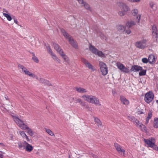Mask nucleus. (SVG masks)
<instances>
[{
    "label": "nucleus",
    "instance_id": "obj_45",
    "mask_svg": "<svg viewBox=\"0 0 158 158\" xmlns=\"http://www.w3.org/2000/svg\"><path fill=\"white\" fill-rule=\"evenodd\" d=\"M152 116V112L151 111H149L148 113V115L147 118H151Z\"/></svg>",
    "mask_w": 158,
    "mask_h": 158
},
{
    "label": "nucleus",
    "instance_id": "obj_42",
    "mask_svg": "<svg viewBox=\"0 0 158 158\" xmlns=\"http://www.w3.org/2000/svg\"><path fill=\"white\" fill-rule=\"evenodd\" d=\"M46 132L51 136H54V135L52 131L49 129H46Z\"/></svg>",
    "mask_w": 158,
    "mask_h": 158
},
{
    "label": "nucleus",
    "instance_id": "obj_4",
    "mask_svg": "<svg viewBox=\"0 0 158 158\" xmlns=\"http://www.w3.org/2000/svg\"><path fill=\"white\" fill-rule=\"evenodd\" d=\"M146 40H145L137 41L135 43V46L137 48L143 49L146 46Z\"/></svg>",
    "mask_w": 158,
    "mask_h": 158
},
{
    "label": "nucleus",
    "instance_id": "obj_59",
    "mask_svg": "<svg viewBox=\"0 0 158 158\" xmlns=\"http://www.w3.org/2000/svg\"><path fill=\"white\" fill-rule=\"evenodd\" d=\"M85 107H86V108H88V107H89L88 106H85Z\"/></svg>",
    "mask_w": 158,
    "mask_h": 158
},
{
    "label": "nucleus",
    "instance_id": "obj_36",
    "mask_svg": "<svg viewBox=\"0 0 158 158\" xmlns=\"http://www.w3.org/2000/svg\"><path fill=\"white\" fill-rule=\"evenodd\" d=\"M3 14L4 16L6 17L8 20L10 21L12 20V18L10 15L5 13H3Z\"/></svg>",
    "mask_w": 158,
    "mask_h": 158
},
{
    "label": "nucleus",
    "instance_id": "obj_3",
    "mask_svg": "<svg viewBox=\"0 0 158 158\" xmlns=\"http://www.w3.org/2000/svg\"><path fill=\"white\" fill-rule=\"evenodd\" d=\"M61 31L64 36L68 39L70 44L74 48L78 49V47L77 42H75L73 39L66 32L65 30L61 29Z\"/></svg>",
    "mask_w": 158,
    "mask_h": 158
},
{
    "label": "nucleus",
    "instance_id": "obj_41",
    "mask_svg": "<svg viewBox=\"0 0 158 158\" xmlns=\"http://www.w3.org/2000/svg\"><path fill=\"white\" fill-rule=\"evenodd\" d=\"M142 71L139 73V76H144L146 75V71L145 70H141Z\"/></svg>",
    "mask_w": 158,
    "mask_h": 158
},
{
    "label": "nucleus",
    "instance_id": "obj_5",
    "mask_svg": "<svg viewBox=\"0 0 158 158\" xmlns=\"http://www.w3.org/2000/svg\"><path fill=\"white\" fill-rule=\"evenodd\" d=\"M99 65L102 75H106L108 73V70L106 64L103 62L100 61L99 62Z\"/></svg>",
    "mask_w": 158,
    "mask_h": 158
},
{
    "label": "nucleus",
    "instance_id": "obj_56",
    "mask_svg": "<svg viewBox=\"0 0 158 158\" xmlns=\"http://www.w3.org/2000/svg\"><path fill=\"white\" fill-rule=\"evenodd\" d=\"M3 156L2 154V152H0V158H3Z\"/></svg>",
    "mask_w": 158,
    "mask_h": 158
},
{
    "label": "nucleus",
    "instance_id": "obj_60",
    "mask_svg": "<svg viewBox=\"0 0 158 158\" xmlns=\"http://www.w3.org/2000/svg\"><path fill=\"white\" fill-rule=\"evenodd\" d=\"M141 113V114H142V113H143V112H142Z\"/></svg>",
    "mask_w": 158,
    "mask_h": 158
},
{
    "label": "nucleus",
    "instance_id": "obj_40",
    "mask_svg": "<svg viewBox=\"0 0 158 158\" xmlns=\"http://www.w3.org/2000/svg\"><path fill=\"white\" fill-rule=\"evenodd\" d=\"M46 48L49 53L50 55H52L53 53L51 48L50 46L49 45L47 46H46Z\"/></svg>",
    "mask_w": 158,
    "mask_h": 158
},
{
    "label": "nucleus",
    "instance_id": "obj_9",
    "mask_svg": "<svg viewBox=\"0 0 158 158\" xmlns=\"http://www.w3.org/2000/svg\"><path fill=\"white\" fill-rule=\"evenodd\" d=\"M131 13L134 16H136V22L137 23H139L140 22L141 15H138V11L136 9H134L131 10Z\"/></svg>",
    "mask_w": 158,
    "mask_h": 158
},
{
    "label": "nucleus",
    "instance_id": "obj_57",
    "mask_svg": "<svg viewBox=\"0 0 158 158\" xmlns=\"http://www.w3.org/2000/svg\"><path fill=\"white\" fill-rule=\"evenodd\" d=\"M156 39V42L158 43V36L157 37H155Z\"/></svg>",
    "mask_w": 158,
    "mask_h": 158
},
{
    "label": "nucleus",
    "instance_id": "obj_20",
    "mask_svg": "<svg viewBox=\"0 0 158 158\" xmlns=\"http://www.w3.org/2000/svg\"><path fill=\"white\" fill-rule=\"evenodd\" d=\"M25 143H26V144L25 149L28 152H31L33 149L32 146L27 142Z\"/></svg>",
    "mask_w": 158,
    "mask_h": 158
},
{
    "label": "nucleus",
    "instance_id": "obj_27",
    "mask_svg": "<svg viewBox=\"0 0 158 158\" xmlns=\"http://www.w3.org/2000/svg\"><path fill=\"white\" fill-rule=\"evenodd\" d=\"M60 55L62 56L64 60L65 61L67 62V63L69 62V59L68 56L64 54L63 52H61V53L60 54Z\"/></svg>",
    "mask_w": 158,
    "mask_h": 158
},
{
    "label": "nucleus",
    "instance_id": "obj_35",
    "mask_svg": "<svg viewBox=\"0 0 158 158\" xmlns=\"http://www.w3.org/2000/svg\"><path fill=\"white\" fill-rule=\"evenodd\" d=\"M32 59L36 63H38L39 60L37 57L35 56V53L34 52H32Z\"/></svg>",
    "mask_w": 158,
    "mask_h": 158
},
{
    "label": "nucleus",
    "instance_id": "obj_17",
    "mask_svg": "<svg viewBox=\"0 0 158 158\" xmlns=\"http://www.w3.org/2000/svg\"><path fill=\"white\" fill-rule=\"evenodd\" d=\"M53 46L54 49L56 50L60 54L61 53V52H63V51L62 49L61 48L59 45L55 43L53 44Z\"/></svg>",
    "mask_w": 158,
    "mask_h": 158
},
{
    "label": "nucleus",
    "instance_id": "obj_8",
    "mask_svg": "<svg viewBox=\"0 0 158 158\" xmlns=\"http://www.w3.org/2000/svg\"><path fill=\"white\" fill-rule=\"evenodd\" d=\"M116 64L118 68L123 72L128 73L129 72L128 69L121 63L118 62L116 63Z\"/></svg>",
    "mask_w": 158,
    "mask_h": 158
},
{
    "label": "nucleus",
    "instance_id": "obj_29",
    "mask_svg": "<svg viewBox=\"0 0 158 158\" xmlns=\"http://www.w3.org/2000/svg\"><path fill=\"white\" fill-rule=\"evenodd\" d=\"M149 5L153 10H156V5L153 2H150Z\"/></svg>",
    "mask_w": 158,
    "mask_h": 158
},
{
    "label": "nucleus",
    "instance_id": "obj_2",
    "mask_svg": "<svg viewBox=\"0 0 158 158\" xmlns=\"http://www.w3.org/2000/svg\"><path fill=\"white\" fill-rule=\"evenodd\" d=\"M118 5L121 10L118 13V15L121 16H124L127 12L130 10L129 6L125 3L119 2L118 3Z\"/></svg>",
    "mask_w": 158,
    "mask_h": 158
},
{
    "label": "nucleus",
    "instance_id": "obj_43",
    "mask_svg": "<svg viewBox=\"0 0 158 158\" xmlns=\"http://www.w3.org/2000/svg\"><path fill=\"white\" fill-rule=\"evenodd\" d=\"M24 73L25 74L28 75L30 77L31 76V75H32V73L30 72L27 70V71H25V72Z\"/></svg>",
    "mask_w": 158,
    "mask_h": 158
},
{
    "label": "nucleus",
    "instance_id": "obj_53",
    "mask_svg": "<svg viewBox=\"0 0 158 158\" xmlns=\"http://www.w3.org/2000/svg\"><path fill=\"white\" fill-rule=\"evenodd\" d=\"M31 77H33V78H35L37 79H38V78L35 75L33 74V73H32V75H31Z\"/></svg>",
    "mask_w": 158,
    "mask_h": 158
},
{
    "label": "nucleus",
    "instance_id": "obj_38",
    "mask_svg": "<svg viewBox=\"0 0 158 158\" xmlns=\"http://www.w3.org/2000/svg\"><path fill=\"white\" fill-rule=\"evenodd\" d=\"M94 121L97 123L98 124V127L101 126L102 125V123L100 121V120L98 119V118H95L94 119Z\"/></svg>",
    "mask_w": 158,
    "mask_h": 158
},
{
    "label": "nucleus",
    "instance_id": "obj_25",
    "mask_svg": "<svg viewBox=\"0 0 158 158\" xmlns=\"http://www.w3.org/2000/svg\"><path fill=\"white\" fill-rule=\"evenodd\" d=\"M76 90L80 93H85L87 92V90L81 87H77L76 88Z\"/></svg>",
    "mask_w": 158,
    "mask_h": 158
},
{
    "label": "nucleus",
    "instance_id": "obj_31",
    "mask_svg": "<svg viewBox=\"0 0 158 158\" xmlns=\"http://www.w3.org/2000/svg\"><path fill=\"white\" fill-rule=\"evenodd\" d=\"M153 127L156 128H158V118H154Z\"/></svg>",
    "mask_w": 158,
    "mask_h": 158
},
{
    "label": "nucleus",
    "instance_id": "obj_28",
    "mask_svg": "<svg viewBox=\"0 0 158 158\" xmlns=\"http://www.w3.org/2000/svg\"><path fill=\"white\" fill-rule=\"evenodd\" d=\"M126 28V27H125L122 25H119L117 26L118 30L121 32H124Z\"/></svg>",
    "mask_w": 158,
    "mask_h": 158
},
{
    "label": "nucleus",
    "instance_id": "obj_47",
    "mask_svg": "<svg viewBox=\"0 0 158 158\" xmlns=\"http://www.w3.org/2000/svg\"><path fill=\"white\" fill-rule=\"evenodd\" d=\"M125 31V33L127 34H130L131 32L130 29L126 30V29H125V31Z\"/></svg>",
    "mask_w": 158,
    "mask_h": 158
},
{
    "label": "nucleus",
    "instance_id": "obj_58",
    "mask_svg": "<svg viewBox=\"0 0 158 158\" xmlns=\"http://www.w3.org/2000/svg\"><path fill=\"white\" fill-rule=\"evenodd\" d=\"M128 1H129V2H132V0H127Z\"/></svg>",
    "mask_w": 158,
    "mask_h": 158
},
{
    "label": "nucleus",
    "instance_id": "obj_48",
    "mask_svg": "<svg viewBox=\"0 0 158 158\" xmlns=\"http://www.w3.org/2000/svg\"><path fill=\"white\" fill-rule=\"evenodd\" d=\"M141 0H132L131 2L138 3L140 2Z\"/></svg>",
    "mask_w": 158,
    "mask_h": 158
},
{
    "label": "nucleus",
    "instance_id": "obj_44",
    "mask_svg": "<svg viewBox=\"0 0 158 158\" xmlns=\"http://www.w3.org/2000/svg\"><path fill=\"white\" fill-rule=\"evenodd\" d=\"M142 61L144 63H147L148 62V59L146 58H143Z\"/></svg>",
    "mask_w": 158,
    "mask_h": 158
},
{
    "label": "nucleus",
    "instance_id": "obj_30",
    "mask_svg": "<svg viewBox=\"0 0 158 158\" xmlns=\"http://www.w3.org/2000/svg\"><path fill=\"white\" fill-rule=\"evenodd\" d=\"M91 95H84L82 97V98H83L85 101H87L89 102L90 100L89 98H90Z\"/></svg>",
    "mask_w": 158,
    "mask_h": 158
},
{
    "label": "nucleus",
    "instance_id": "obj_16",
    "mask_svg": "<svg viewBox=\"0 0 158 158\" xmlns=\"http://www.w3.org/2000/svg\"><path fill=\"white\" fill-rule=\"evenodd\" d=\"M73 100H74L76 102L75 103H77L78 102L80 103V105L82 106H85V103L82 101L81 99L80 98H72L71 99V102H73Z\"/></svg>",
    "mask_w": 158,
    "mask_h": 158
},
{
    "label": "nucleus",
    "instance_id": "obj_10",
    "mask_svg": "<svg viewBox=\"0 0 158 158\" xmlns=\"http://www.w3.org/2000/svg\"><path fill=\"white\" fill-rule=\"evenodd\" d=\"M134 124L142 131L143 132L146 131V127L142 123L139 121L138 120L134 123Z\"/></svg>",
    "mask_w": 158,
    "mask_h": 158
},
{
    "label": "nucleus",
    "instance_id": "obj_19",
    "mask_svg": "<svg viewBox=\"0 0 158 158\" xmlns=\"http://www.w3.org/2000/svg\"><path fill=\"white\" fill-rule=\"evenodd\" d=\"M19 133L20 135L22 136L23 139H26L27 141L29 142H30V139H29L28 136L26 135L24 131H19Z\"/></svg>",
    "mask_w": 158,
    "mask_h": 158
},
{
    "label": "nucleus",
    "instance_id": "obj_13",
    "mask_svg": "<svg viewBox=\"0 0 158 158\" xmlns=\"http://www.w3.org/2000/svg\"><path fill=\"white\" fill-rule=\"evenodd\" d=\"M114 146L116 150L118 152L121 153V155H124L125 151L123 149H122L121 147L117 143H115L114 144Z\"/></svg>",
    "mask_w": 158,
    "mask_h": 158
},
{
    "label": "nucleus",
    "instance_id": "obj_54",
    "mask_svg": "<svg viewBox=\"0 0 158 158\" xmlns=\"http://www.w3.org/2000/svg\"><path fill=\"white\" fill-rule=\"evenodd\" d=\"M0 145L2 147H4L5 146V144L3 143H0Z\"/></svg>",
    "mask_w": 158,
    "mask_h": 158
},
{
    "label": "nucleus",
    "instance_id": "obj_61",
    "mask_svg": "<svg viewBox=\"0 0 158 158\" xmlns=\"http://www.w3.org/2000/svg\"><path fill=\"white\" fill-rule=\"evenodd\" d=\"M69 158H70V157H69Z\"/></svg>",
    "mask_w": 158,
    "mask_h": 158
},
{
    "label": "nucleus",
    "instance_id": "obj_14",
    "mask_svg": "<svg viewBox=\"0 0 158 158\" xmlns=\"http://www.w3.org/2000/svg\"><path fill=\"white\" fill-rule=\"evenodd\" d=\"M156 59V57L152 54L149 56L148 57V62L151 64H152L153 63H155Z\"/></svg>",
    "mask_w": 158,
    "mask_h": 158
},
{
    "label": "nucleus",
    "instance_id": "obj_22",
    "mask_svg": "<svg viewBox=\"0 0 158 158\" xmlns=\"http://www.w3.org/2000/svg\"><path fill=\"white\" fill-rule=\"evenodd\" d=\"M27 142L25 141H20L18 143V148L20 149H22L23 148V149H25V147L26 146V143Z\"/></svg>",
    "mask_w": 158,
    "mask_h": 158
},
{
    "label": "nucleus",
    "instance_id": "obj_46",
    "mask_svg": "<svg viewBox=\"0 0 158 158\" xmlns=\"http://www.w3.org/2000/svg\"><path fill=\"white\" fill-rule=\"evenodd\" d=\"M152 148L155 150L157 151L158 150V147L156 145L155 143L154 144V145H153L152 147Z\"/></svg>",
    "mask_w": 158,
    "mask_h": 158
},
{
    "label": "nucleus",
    "instance_id": "obj_37",
    "mask_svg": "<svg viewBox=\"0 0 158 158\" xmlns=\"http://www.w3.org/2000/svg\"><path fill=\"white\" fill-rule=\"evenodd\" d=\"M52 56V57L53 59L55 61H57L58 62H60V60L58 58V57L55 55L53 53L52 55H51Z\"/></svg>",
    "mask_w": 158,
    "mask_h": 158
},
{
    "label": "nucleus",
    "instance_id": "obj_18",
    "mask_svg": "<svg viewBox=\"0 0 158 158\" xmlns=\"http://www.w3.org/2000/svg\"><path fill=\"white\" fill-rule=\"evenodd\" d=\"M131 70L133 71L138 72L139 70H142V67L138 65H135L133 66L131 68Z\"/></svg>",
    "mask_w": 158,
    "mask_h": 158
},
{
    "label": "nucleus",
    "instance_id": "obj_50",
    "mask_svg": "<svg viewBox=\"0 0 158 158\" xmlns=\"http://www.w3.org/2000/svg\"><path fill=\"white\" fill-rule=\"evenodd\" d=\"M14 22L18 25H19L20 27H22L20 25H19V24H18V21L16 19H14Z\"/></svg>",
    "mask_w": 158,
    "mask_h": 158
},
{
    "label": "nucleus",
    "instance_id": "obj_24",
    "mask_svg": "<svg viewBox=\"0 0 158 158\" xmlns=\"http://www.w3.org/2000/svg\"><path fill=\"white\" fill-rule=\"evenodd\" d=\"M89 49V50L95 55H96L97 52H98V50L95 48L94 46L92 45L91 44L90 45Z\"/></svg>",
    "mask_w": 158,
    "mask_h": 158
},
{
    "label": "nucleus",
    "instance_id": "obj_62",
    "mask_svg": "<svg viewBox=\"0 0 158 158\" xmlns=\"http://www.w3.org/2000/svg\"><path fill=\"white\" fill-rule=\"evenodd\" d=\"M157 151H158V150H157Z\"/></svg>",
    "mask_w": 158,
    "mask_h": 158
},
{
    "label": "nucleus",
    "instance_id": "obj_51",
    "mask_svg": "<svg viewBox=\"0 0 158 158\" xmlns=\"http://www.w3.org/2000/svg\"><path fill=\"white\" fill-rule=\"evenodd\" d=\"M91 156L93 158H98V156H97L96 155L93 154H90Z\"/></svg>",
    "mask_w": 158,
    "mask_h": 158
},
{
    "label": "nucleus",
    "instance_id": "obj_21",
    "mask_svg": "<svg viewBox=\"0 0 158 158\" xmlns=\"http://www.w3.org/2000/svg\"><path fill=\"white\" fill-rule=\"evenodd\" d=\"M135 24L136 23L135 21L132 20L129 21L127 22L126 25V27H127L128 28H130L134 25H135Z\"/></svg>",
    "mask_w": 158,
    "mask_h": 158
},
{
    "label": "nucleus",
    "instance_id": "obj_12",
    "mask_svg": "<svg viewBox=\"0 0 158 158\" xmlns=\"http://www.w3.org/2000/svg\"><path fill=\"white\" fill-rule=\"evenodd\" d=\"M81 60L89 69H91L93 71H94L95 70V68L93 67L92 65L90 64L89 63L86 59L83 58H82Z\"/></svg>",
    "mask_w": 158,
    "mask_h": 158
},
{
    "label": "nucleus",
    "instance_id": "obj_6",
    "mask_svg": "<svg viewBox=\"0 0 158 158\" xmlns=\"http://www.w3.org/2000/svg\"><path fill=\"white\" fill-rule=\"evenodd\" d=\"M154 96V94L153 93L149 92L145 94L144 100L147 103H149L152 100Z\"/></svg>",
    "mask_w": 158,
    "mask_h": 158
},
{
    "label": "nucleus",
    "instance_id": "obj_33",
    "mask_svg": "<svg viewBox=\"0 0 158 158\" xmlns=\"http://www.w3.org/2000/svg\"><path fill=\"white\" fill-rule=\"evenodd\" d=\"M84 6L85 8L88 10L90 11L91 12L92 10L91 9L90 7V6L89 4H88V3H87L86 2L84 3V4L83 5Z\"/></svg>",
    "mask_w": 158,
    "mask_h": 158
},
{
    "label": "nucleus",
    "instance_id": "obj_52",
    "mask_svg": "<svg viewBox=\"0 0 158 158\" xmlns=\"http://www.w3.org/2000/svg\"><path fill=\"white\" fill-rule=\"evenodd\" d=\"M149 118H146V121H145V124H147L148 123V122H149Z\"/></svg>",
    "mask_w": 158,
    "mask_h": 158
},
{
    "label": "nucleus",
    "instance_id": "obj_26",
    "mask_svg": "<svg viewBox=\"0 0 158 158\" xmlns=\"http://www.w3.org/2000/svg\"><path fill=\"white\" fill-rule=\"evenodd\" d=\"M39 81L40 83H44L45 84H46L47 85L49 86L52 85L48 81L46 80L44 78H40V79L39 80Z\"/></svg>",
    "mask_w": 158,
    "mask_h": 158
},
{
    "label": "nucleus",
    "instance_id": "obj_23",
    "mask_svg": "<svg viewBox=\"0 0 158 158\" xmlns=\"http://www.w3.org/2000/svg\"><path fill=\"white\" fill-rule=\"evenodd\" d=\"M120 100L121 102L125 105H127L129 104V101L124 97L121 96L120 97Z\"/></svg>",
    "mask_w": 158,
    "mask_h": 158
},
{
    "label": "nucleus",
    "instance_id": "obj_15",
    "mask_svg": "<svg viewBox=\"0 0 158 158\" xmlns=\"http://www.w3.org/2000/svg\"><path fill=\"white\" fill-rule=\"evenodd\" d=\"M152 35L154 37H157L158 36V33H157V30L155 25H153L152 27Z\"/></svg>",
    "mask_w": 158,
    "mask_h": 158
},
{
    "label": "nucleus",
    "instance_id": "obj_1",
    "mask_svg": "<svg viewBox=\"0 0 158 158\" xmlns=\"http://www.w3.org/2000/svg\"><path fill=\"white\" fill-rule=\"evenodd\" d=\"M13 118L15 122L21 129L23 130H27V131L26 132L28 134L31 136L33 135L34 132L32 130L25 124L23 121L20 119L18 117L15 116H13Z\"/></svg>",
    "mask_w": 158,
    "mask_h": 158
},
{
    "label": "nucleus",
    "instance_id": "obj_34",
    "mask_svg": "<svg viewBox=\"0 0 158 158\" xmlns=\"http://www.w3.org/2000/svg\"><path fill=\"white\" fill-rule=\"evenodd\" d=\"M96 55H98L100 57H105V56L104 54L102 51H99L98 50Z\"/></svg>",
    "mask_w": 158,
    "mask_h": 158
},
{
    "label": "nucleus",
    "instance_id": "obj_49",
    "mask_svg": "<svg viewBox=\"0 0 158 158\" xmlns=\"http://www.w3.org/2000/svg\"><path fill=\"white\" fill-rule=\"evenodd\" d=\"M79 3H80V4H84V3H85V2H84V1L83 0H77Z\"/></svg>",
    "mask_w": 158,
    "mask_h": 158
},
{
    "label": "nucleus",
    "instance_id": "obj_11",
    "mask_svg": "<svg viewBox=\"0 0 158 158\" xmlns=\"http://www.w3.org/2000/svg\"><path fill=\"white\" fill-rule=\"evenodd\" d=\"M89 99V102L99 106L101 105L99 99L96 97L91 95Z\"/></svg>",
    "mask_w": 158,
    "mask_h": 158
},
{
    "label": "nucleus",
    "instance_id": "obj_7",
    "mask_svg": "<svg viewBox=\"0 0 158 158\" xmlns=\"http://www.w3.org/2000/svg\"><path fill=\"white\" fill-rule=\"evenodd\" d=\"M143 141L148 145V147L152 148L154 145L155 140L153 138H151L149 139H144Z\"/></svg>",
    "mask_w": 158,
    "mask_h": 158
},
{
    "label": "nucleus",
    "instance_id": "obj_32",
    "mask_svg": "<svg viewBox=\"0 0 158 158\" xmlns=\"http://www.w3.org/2000/svg\"><path fill=\"white\" fill-rule=\"evenodd\" d=\"M128 118L130 121L134 123L135 122V121L137 120L133 116H129L128 117Z\"/></svg>",
    "mask_w": 158,
    "mask_h": 158
},
{
    "label": "nucleus",
    "instance_id": "obj_39",
    "mask_svg": "<svg viewBox=\"0 0 158 158\" xmlns=\"http://www.w3.org/2000/svg\"><path fill=\"white\" fill-rule=\"evenodd\" d=\"M18 67L19 68L21 69H22V71L23 72H24V73L27 70L26 68L23 66V65L19 64L18 65Z\"/></svg>",
    "mask_w": 158,
    "mask_h": 158
},
{
    "label": "nucleus",
    "instance_id": "obj_55",
    "mask_svg": "<svg viewBox=\"0 0 158 158\" xmlns=\"http://www.w3.org/2000/svg\"><path fill=\"white\" fill-rule=\"evenodd\" d=\"M3 12H6V13H8V10H7L6 9H3Z\"/></svg>",
    "mask_w": 158,
    "mask_h": 158
}]
</instances>
